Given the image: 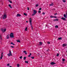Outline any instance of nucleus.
Segmentation results:
<instances>
[{
    "label": "nucleus",
    "instance_id": "48",
    "mask_svg": "<svg viewBox=\"0 0 67 67\" xmlns=\"http://www.w3.org/2000/svg\"><path fill=\"white\" fill-rule=\"evenodd\" d=\"M31 53H30V55L31 56Z\"/></svg>",
    "mask_w": 67,
    "mask_h": 67
},
{
    "label": "nucleus",
    "instance_id": "19",
    "mask_svg": "<svg viewBox=\"0 0 67 67\" xmlns=\"http://www.w3.org/2000/svg\"><path fill=\"white\" fill-rule=\"evenodd\" d=\"M24 53H25L26 55V54H27V53H26V51H24Z\"/></svg>",
    "mask_w": 67,
    "mask_h": 67
},
{
    "label": "nucleus",
    "instance_id": "44",
    "mask_svg": "<svg viewBox=\"0 0 67 67\" xmlns=\"http://www.w3.org/2000/svg\"><path fill=\"white\" fill-rule=\"evenodd\" d=\"M11 47L12 48H14V47L13 46H11Z\"/></svg>",
    "mask_w": 67,
    "mask_h": 67
},
{
    "label": "nucleus",
    "instance_id": "24",
    "mask_svg": "<svg viewBox=\"0 0 67 67\" xmlns=\"http://www.w3.org/2000/svg\"><path fill=\"white\" fill-rule=\"evenodd\" d=\"M31 58L33 59H34V57H31Z\"/></svg>",
    "mask_w": 67,
    "mask_h": 67
},
{
    "label": "nucleus",
    "instance_id": "28",
    "mask_svg": "<svg viewBox=\"0 0 67 67\" xmlns=\"http://www.w3.org/2000/svg\"><path fill=\"white\" fill-rule=\"evenodd\" d=\"M63 2H66V1L65 0H63Z\"/></svg>",
    "mask_w": 67,
    "mask_h": 67
},
{
    "label": "nucleus",
    "instance_id": "51",
    "mask_svg": "<svg viewBox=\"0 0 67 67\" xmlns=\"http://www.w3.org/2000/svg\"><path fill=\"white\" fill-rule=\"evenodd\" d=\"M53 10H55V9H54Z\"/></svg>",
    "mask_w": 67,
    "mask_h": 67
},
{
    "label": "nucleus",
    "instance_id": "41",
    "mask_svg": "<svg viewBox=\"0 0 67 67\" xmlns=\"http://www.w3.org/2000/svg\"><path fill=\"white\" fill-rule=\"evenodd\" d=\"M57 13H55V14H54V15H57Z\"/></svg>",
    "mask_w": 67,
    "mask_h": 67
},
{
    "label": "nucleus",
    "instance_id": "20",
    "mask_svg": "<svg viewBox=\"0 0 67 67\" xmlns=\"http://www.w3.org/2000/svg\"><path fill=\"white\" fill-rule=\"evenodd\" d=\"M7 55H8V56L10 57V55L11 56H12V55H11V54H9V53L8 54H7Z\"/></svg>",
    "mask_w": 67,
    "mask_h": 67
},
{
    "label": "nucleus",
    "instance_id": "23",
    "mask_svg": "<svg viewBox=\"0 0 67 67\" xmlns=\"http://www.w3.org/2000/svg\"><path fill=\"white\" fill-rule=\"evenodd\" d=\"M38 6H39V5H38V4H36V7H38Z\"/></svg>",
    "mask_w": 67,
    "mask_h": 67
},
{
    "label": "nucleus",
    "instance_id": "29",
    "mask_svg": "<svg viewBox=\"0 0 67 67\" xmlns=\"http://www.w3.org/2000/svg\"><path fill=\"white\" fill-rule=\"evenodd\" d=\"M27 27H26L25 29V31H27Z\"/></svg>",
    "mask_w": 67,
    "mask_h": 67
},
{
    "label": "nucleus",
    "instance_id": "37",
    "mask_svg": "<svg viewBox=\"0 0 67 67\" xmlns=\"http://www.w3.org/2000/svg\"><path fill=\"white\" fill-rule=\"evenodd\" d=\"M7 66H10V64H8L7 65Z\"/></svg>",
    "mask_w": 67,
    "mask_h": 67
},
{
    "label": "nucleus",
    "instance_id": "43",
    "mask_svg": "<svg viewBox=\"0 0 67 67\" xmlns=\"http://www.w3.org/2000/svg\"><path fill=\"white\" fill-rule=\"evenodd\" d=\"M27 9L28 10H29V7H27Z\"/></svg>",
    "mask_w": 67,
    "mask_h": 67
},
{
    "label": "nucleus",
    "instance_id": "35",
    "mask_svg": "<svg viewBox=\"0 0 67 67\" xmlns=\"http://www.w3.org/2000/svg\"><path fill=\"white\" fill-rule=\"evenodd\" d=\"M62 60L63 62H64L65 60V59H62Z\"/></svg>",
    "mask_w": 67,
    "mask_h": 67
},
{
    "label": "nucleus",
    "instance_id": "25",
    "mask_svg": "<svg viewBox=\"0 0 67 67\" xmlns=\"http://www.w3.org/2000/svg\"><path fill=\"white\" fill-rule=\"evenodd\" d=\"M25 63H27V64H28V63H29L28 61H25Z\"/></svg>",
    "mask_w": 67,
    "mask_h": 67
},
{
    "label": "nucleus",
    "instance_id": "33",
    "mask_svg": "<svg viewBox=\"0 0 67 67\" xmlns=\"http://www.w3.org/2000/svg\"><path fill=\"white\" fill-rule=\"evenodd\" d=\"M24 15H25V16H26V15H27V14L25 13H24Z\"/></svg>",
    "mask_w": 67,
    "mask_h": 67
},
{
    "label": "nucleus",
    "instance_id": "40",
    "mask_svg": "<svg viewBox=\"0 0 67 67\" xmlns=\"http://www.w3.org/2000/svg\"><path fill=\"white\" fill-rule=\"evenodd\" d=\"M53 18H57V17L56 16H53Z\"/></svg>",
    "mask_w": 67,
    "mask_h": 67
},
{
    "label": "nucleus",
    "instance_id": "42",
    "mask_svg": "<svg viewBox=\"0 0 67 67\" xmlns=\"http://www.w3.org/2000/svg\"><path fill=\"white\" fill-rule=\"evenodd\" d=\"M42 14H43V15H44V14H45V13H42Z\"/></svg>",
    "mask_w": 67,
    "mask_h": 67
},
{
    "label": "nucleus",
    "instance_id": "38",
    "mask_svg": "<svg viewBox=\"0 0 67 67\" xmlns=\"http://www.w3.org/2000/svg\"><path fill=\"white\" fill-rule=\"evenodd\" d=\"M39 10H42V8H40L39 9Z\"/></svg>",
    "mask_w": 67,
    "mask_h": 67
},
{
    "label": "nucleus",
    "instance_id": "17",
    "mask_svg": "<svg viewBox=\"0 0 67 67\" xmlns=\"http://www.w3.org/2000/svg\"><path fill=\"white\" fill-rule=\"evenodd\" d=\"M62 37H59L58 38V40H62Z\"/></svg>",
    "mask_w": 67,
    "mask_h": 67
},
{
    "label": "nucleus",
    "instance_id": "7",
    "mask_svg": "<svg viewBox=\"0 0 67 67\" xmlns=\"http://www.w3.org/2000/svg\"><path fill=\"white\" fill-rule=\"evenodd\" d=\"M50 64H51V65H55V64H56V63L53 62H52Z\"/></svg>",
    "mask_w": 67,
    "mask_h": 67
},
{
    "label": "nucleus",
    "instance_id": "49",
    "mask_svg": "<svg viewBox=\"0 0 67 67\" xmlns=\"http://www.w3.org/2000/svg\"><path fill=\"white\" fill-rule=\"evenodd\" d=\"M30 55H28V57H30Z\"/></svg>",
    "mask_w": 67,
    "mask_h": 67
},
{
    "label": "nucleus",
    "instance_id": "10",
    "mask_svg": "<svg viewBox=\"0 0 67 67\" xmlns=\"http://www.w3.org/2000/svg\"><path fill=\"white\" fill-rule=\"evenodd\" d=\"M21 14H18L16 16H17V17H18V16H21Z\"/></svg>",
    "mask_w": 67,
    "mask_h": 67
},
{
    "label": "nucleus",
    "instance_id": "9",
    "mask_svg": "<svg viewBox=\"0 0 67 67\" xmlns=\"http://www.w3.org/2000/svg\"><path fill=\"white\" fill-rule=\"evenodd\" d=\"M67 46V44H64L62 45V46H63V47H64V46Z\"/></svg>",
    "mask_w": 67,
    "mask_h": 67
},
{
    "label": "nucleus",
    "instance_id": "22",
    "mask_svg": "<svg viewBox=\"0 0 67 67\" xmlns=\"http://www.w3.org/2000/svg\"><path fill=\"white\" fill-rule=\"evenodd\" d=\"M17 66L18 67H20V65L19 64H17Z\"/></svg>",
    "mask_w": 67,
    "mask_h": 67
},
{
    "label": "nucleus",
    "instance_id": "27",
    "mask_svg": "<svg viewBox=\"0 0 67 67\" xmlns=\"http://www.w3.org/2000/svg\"><path fill=\"white\" fill-rule=\"evenodd\" d=\"M11 44L13 45H14V44L13 43V42H11Z\"/></svg>",
    "mask_w": 67,
    "mask_h": 67
},
{
    "label": "nucleus",
    "instance_id": "47",
    "mask_svg": "<svg viewBox=\"0 0 67 67\" xmlns=\"http://www.w3.org/2000/svg\"><path fill=\"white\" fill-rule=\"evenodd\" d=\"M26 23H28V21H26Z\"/></svg>",
    "mask_w": 67,
    "mask_h": 67
},
{
    "label": "nucleus",
    "instance_id": "12",
    "mask_svg": "<svg viewBox=\"0 0 67 67\" xmlns=\"http://www.w3.org/2000/svg\"><path fill=\"white\" fill-rule=\"evenodd\" d=\"M39 44L40 45H42V44H43V43H42V42H39Z\"/></svg>",
    "mask_w": 67,
    "mask_h": 67
},
{
    "label": "nucleus",
    "instance_id": "11",
    "mask_svg": "<svg viewBox=\"0 0 67 67\" xmlns=\"http://www.w3.org/2000/svg\"><path fill=\"white\" fill-rule=\"evenodd\" d=\"M58 21V19H54L53 20V21Z\"/></svg>",
    "mask_w": 67,
    "mask_h": 67
},
{
    "label": "nucleus",
    "instance_id": "8",
    "mask_svg": "<svg viewBox=\"0 0 67 67\" xmlns=\"http://www.w3.org/2000/svg\"><path fill=\"white\" fill-rule=\"evenodd\" d=\"M3 53H2L1 54V57L0 58L1 59H2V57H3Z\"/></svg>",
    "mask_w": 67,
    "mask_h": 67
},
{
    "label": "nucleus",
    "instance_id": "45",
    "mask_svg": "<svg viewBox=\"0 0 67 67\" xmlns=\"http://www.w3.org/2000/svg\"><path fill=\"white\" fill-rule=\"evenodd\" d=\"M53 5L52 4H50V5L51 6H52V5Z\"/></svg>",
    "mask_w": 67,
    "mask_h": 67
},
{
    "label": "nucleus",
    "instance_id": "13",
    "mask_svg": "<svg viewBox=\"0 0 67 67\" xmlns=\"http://www.w3.org/2000/svg\"><path fill=\"white\" fill-rule=\"evenodd\" d=\"M8 6L10 7V8H11V9H12V7H11V5L10 4H9L8 5Z\"/></svg>",
    "mask_w": 67,
    "mask_h": 67
},
{
    "label": "nucleus",
    "instance_id": "31",
    "mask_svg": "<svg viewBox=\"0 0 67 67\" xmlns=\"http://www.w3.org/2000/svg\"><path fill=\"white\" fill-rule=\"evenodd\" d=\"M26 57H24L23 59H24V60H25V59H26Z\"/></svg>",
    "mask_w": 67,
    "mask_h": 67
},
{
    "label": "nucleus",
    "instance_id": "34",
    "mask_svg": "<svg viewBox=\"0 0 67 67\" xmlns=\"http://www.w3.org/2000/svg\"><path fill=\"white\" fill-rule=\"evenodd\" d=\"M50 18H54V17H53V16H52V15H51V16H50Z\"/></svg>",
    "mask_w": 67,
    "mask_h": 67
},
{
    "label": "nucleus",
    "instance_id": "26",
    "mask_svg": "<svg viewBox=\"0 0 67 67\" xmlns=\"http://www.w3.org/2000/svg\"><path fill=\"white\" fill-rule=\"evenodd\" d=\"M55 27H56V28H58V26L57 25H56L55 26Z\"/></svg>",
    "mask_w": 67,
    "mask_h": 67
},
{
    "label": "nucleus",
    "instance_id": "16",
    "mask_svg": "<svg viewBox=\"0 0 67 67\" xmlns=\"http://www.w3.org/2000/svg\"><path fill=\"white\" fill-rule=\"evenodd\" d=\"M7 39H8V38H9V35H7Z\"/></svg>",
    "mask_w": 67,
    "mask_h": 67
},
{
    "label": "nucleus",
    "instance_id": "15",
    "mask_svg": "<svg viewBox=\"0 0 67 67\" xmlns=\"http://www.w3.org/2000/svg\"><path fill=\"white\" fill-rule=\"evenodd\" d=\"M9 54H10V55H12V53H11V51H10V50H9Z\"/></svg>",
    "mask_w": 67,
    "mask_h": 67
},
{
    "label": "nucleus",
    "instance_id": "2",
    "mask_svg": "<svg viewBox=\"0 0 67 67\" xmlns=\"http://www.w3.org/2000/svg\"><path fill=\"white\" fill-rule=\"evenodd\" d=\"M29 22L30 23V24L31 25V28L32 29V30H33V27L32 26V19L31 18H30L29 19Z\"/></svg>",
    "mask_w": 67,
    "mask_h": 67
},
{
    "label": "nucleus",
    "instance_id": "39",
    "mask_svg": "<svg viewBox=\"0 0 67 67\" xmlns=\"http://www.w3.org/2000/svg\"><path fill=\"white\" fill-rule=\"evenodd\" d=\"M47 43V44H50V42H48Z\"/></svg>",
    "mask_w": 67,
    "mask_h": 67
},
{
    "label": "nucleus",
    "instance_id": "52",
    "mask_svg": "<svg viewBox=\"0 0 67 67\" xmlns=\"http://www.w3.org/2000/svg\"><path fill=\"white\" fill-rule=\"evenodd\" d=\"M9 67H12V66H9Z\"/></svg>",
    "mask_w": 67,
    "mask_h": 67
},
{
    "label": "nucleus",
    "instance_id": "30",
    "mask_svg": "<svg viewBox=\"0 0 67 67\" xmlns=\"http://www.w3.org/2000/svg\"><path fill=\"white\" fill-rule=\"evenodd\" d=\"M23 57L22 56H20V59H22Z\"/></svg>",
    "mask_w": 67,
    "mask_h": 67
},
{
    "label": "nucleus",
    "instance_id": "3",
    "mask_svg": "<svg viewBox=\"0 0 67 67\" xmlns=\"http://www.w3.org/2000/svg\"><path fill=\"white\" fill-rule=\"evenodd\" d=\"M33 13L32 14V16H34V15H35L37 13V11L36 10H33Z\"/></svg>",
    "mask_w": 67,
    "mask_h": 67
},
{
    "label": "nucleus",
    "instance_id": "46",
    "mask_svg": "<svg viewBox=\"0 0 67 67\" xmlns=\"http://www.w3.org/2000/svg\"><path fill=\"white\" fill-rule=\"evenodd\" d=\"M0 39H1V40L2 39V38L1 37H0Z\"/></svg>",
    "mask_w": 67,
    "mask_h": 67
},
{
    "label": "nucleus",
    "instance_id": "21",
    "mask_svg": "<svg viewBox=\"0 0 67 67\" xmlns=\"http://www.w3.org/2000/svg\"><path fill=\"white\" fill-rule=\"evenodd\" d=\"M9 2H10V3H12V1H10V0H9Z\"/></svg>",
    "mask_w": 67,
    "mask_h": 67
},
{
    "label": "nucleus",
    "instance_id": "1",
    "mask_svg": "<svg viewBox=\"0 0 67 67\" xmlns=\"http://www.w3.org/2000/svg\"><path fill=\"white\" fill-rule=\"evenodd\" d=\"M7 18V14H4L3 15H2V16L1 17V18H2L3 19H5L6 18Z\"/></svg>",
    "mask_w": 67,
    "mask_h": 67
},
{
    "label": "nucleus",
    "instance_id": "36",
    "mask_svg": "<svg viewBox=\"0 0 67 67\" xmlns=\"http://www.w3.org/2000/svg\"><path fill=\"white\" fill-rule=\"evenodd\" d=\"M59 55V53H57V56H58Z\"/></svg>",
    "mask_w": 67,
    "mask_h": 67
},
{
    "label": "nucleus",
    "instance_id": "5",
    "mask_svg": "<svg viewBox=\"0 0 67 67\" xmlns=\"http://www.w3.org/2000/svg\"><path fill=\"white\" fill-rule=\"evenodd\" d=\"M1 31H2V32L3 33L4 32H5L6 31V29H4V30L3 29H1Z\"/></svg>",
    "mask_w": 67,
    "mask_h": 67
},
{
    "label": "nucleus",
    "instance_id": "32",
    "mask_svg": "<svg viewBox=\"0 0 67 67\" xmlns=\"http://www.w3.org/2000/svg\"><path fill=\"white\" fill-rule=\"evenodd\" d=\"M38 13H41V11L40 10H39V11L38 12Z\"/></svg>",
    "mask_w": 67,
    "mask_h": 67
},
{
    "label": "nucleus",
    "instance_id": "4",
    "mask_svg": "<svg viewBox=\"0 0 67 67\" xmlns=\"http://www.w3.org/2000/svg\"><path fill=\"white\" fill-rule=\"evenodd\" d=\"M13 33H12L9 35L11 38H13L14 37V35H13Z\"/></svg>",
    "mask_w": 67,
    "mask_h": 67
},
{
    "label": "nucleus",
    "instance_id": "50",
    "mask_svg": "<svg viewBox=\"0 0 67 67\" xmlns=\"http://www.w3.org/2000/svg\"><path fill=\"white\" fill-rule=\"evenodd\" d=\"M47 52H48V50H46Z\"/></svg>",
    "mask_w": 67,
    "mask_h": 67
},
{
    "label": "nucleus",
    "instance_id": "18",
    "mask_svg": "<svg viewBox=\"0 0 67 67\" xmlns=\"http://www.w3.org/2000/svg\"><path fill=\"white\" fill-rule=\"evenodd\" d=\"M17 42L19 43H20V42H21V41L19 40H17Z\"/></svg>",
    "mask_w": 67,
    "mask_h": 67
},
{
    "label": "nucleus",
    "instance_id": "6",
    "mask_svg": "<svg viewBox=\"0 0 67 67\" xmlns=\"http://www.w3.org/2000/svg\"><path fill=\"white\" fill-rule=\"evenodd\" d=\"M61 19H62L63 21H65L66 19L65 18H64V17H62L61 18Z\"/></svg>",
    "mask_w": 67,
    "mask_h": 67
},
{
    "label": "nucleus",
    "instance_id": "14",
    "mask_svg": "<svg viewBox=\"0 0 67 67\" xmlns=\"http://www.w3.org/2000/svg\"><path fill=\"white\" fill-rule=\"evenodd\" d=\"M64 18H67V16L65 14L64 15Z\"/></svg>",
    "mask_w": 67,
    "mask_h": 67
}]
</instances>
